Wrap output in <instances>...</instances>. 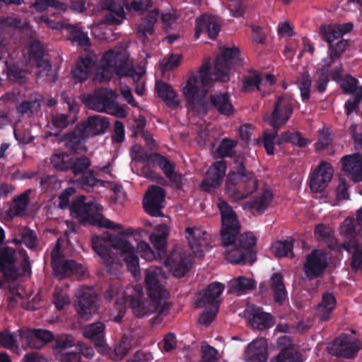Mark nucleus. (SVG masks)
<instances>
[{
    "label": "nucleus",
    "mask_w": 362,
    "mask_h": 362,
    "mask_svg": "<svg viewBox=\"0 0 362 362\" xmlns=\"http://www.w3.org/2000/svg\"><path fill=\"white\" fill-rule=\"evenodd\" d=\"M141 229L128 228L107 237L93 235L92 247L100 257L109 272L119 269L124 262L128 270L136 277L139 275V259L136 255L132 241Z\"/></svg>",
    "instance_id": "1"
},
{
    "label": "nucleus",
    "mask_w": 362,
    "mask_h": 362,
    "mask_svg": "<svg viewBox=\"0 0 362 362\" xmlns=\"http://www.w3.org/2000/svg\"><path fill=\"white\" fill-rule=\"evenodd\" d=\"M238 56L237 47H221L211 71H209V62H204L197 73L191 74L182 89L187 103L192 106L202 103L215 81H229L230 69Z\"/></svg>",
    "instance_id": "2"
},
{
    "label": "nucleus",
    "mask_w": 362,
    "mask_h": 362,
    "mask_svg": "<svg viewBox=\"0 0 362 362\" xmlns=\"http://www.w3.org/2000/svg\"><path fill=\"white\" fill-rule=\"evenodd\" d=\"M129 54L122 48H115L104 53L98 69L95 81L109 80L114 74L119 76H130L132 79H139L146 73V64L136 68H129Z\"/></svg>",
    "instance_id": "3"
},
{
    "label": "nucleus",
    "mask_w": 362,
    "mask_h": 362,
    "mask_svg": "<svg viewBox=\"0 0 362 362\" xmlns=\"http://www.w3.org/2000/svg\"><path fill=\"white\" fill-rule=\"evenodd\" d=\"M166 278V274L162 272L160 268L151 267L147 269L145 282L150 302L141 305L144 314H151L154 312H158L160 315L164 314V310L168 307L167 299L169 296V293L165 287ZM132 305L140 306V303L133 300Z\"/></svg>",
    "instance_id": "4"
},
{
    "label": "nucleus",
    "mask_w": 362,
    "mask_h": 362,
    "mask_svg": "<svg viewBox=\"0 0 362 362\" xmlns=\"http://www.w3.org/2000/svg\"><path fill=\"white\" fill-rule=\"evenodd\" d=\"M102 211V206L95 200L86 202L83 196L78 197L70 208L71 215L83 223L115 230L122 228V225L105 218Z\"/></svg>",
    "instance_id": "5"
},
{
    "label": "nucleus",
    "mask_w": 362,
    "mask_h": 362,
    "mask_svg": "<svg viewBox=\"0 0 362 362\" xmlns=\"http://www.w3.org/2000/svg\"><path fill=\"white\" fill-rule=\"evenodd\" d=\"M5 233L0 227V273L6 279H14L24 274L29 267V259L24 251L18 252L4 243Z\"/></svg>",
    "instance_id": "6"
},
{
    "label": "nucleus",
    "mask_w": 362,
    "mask_h": 362,
    "mask_svg": "<svg viewBox=\"0 0 362 362\" xmlns=\"http://www.w3.org/2000/svg\"><path fill=\"white\" fill-rule=\"evenodd\" d=\"M237 172L228 174L226 183V194L232 201L245 198L257 188V180L252 173L245 172L242 163L237 165Z\"/></svg>",
    "instance_id": "7"
},
{
    "label": "nucleus",
    "mask_w": 362,
    "mask_h": 362,
    "mask_svg": "<svg viewBox=\"0 0 362 362\" xmlns=\"http://www.w3.org/2000/svg\"><path fill=\"white\" fill-rule=\"evenodd\" d=\"M117 94L112 90L101 89L95 92V95L87 101V105L92 110L98 112H105L118 117H125L127 110L115 101Z\"/></svg>",
    "instance_id": "8"
},
{
    "label": "nucleus",
    "mask_w": 362,
    "mask_h": 362,
    "mask_svg": "<svg viewBox=\"0 0 362 362\" xmlns=\"http://www.w3.org/2000/svg\"><path fill=\"white\" fill-rule=\"evenodd\" d=\"M52 264L55 275L59 279H63L71 275L77 277L83 276L86 269L81 264L76 263L73 260H64L63 255L60 250V240L57 243L51 252Z\"/></svg>",
    "instance_id": "9"
},
{
    "label": "nucleus",
    "mask_w": 362,
    "mask_h": 362,
    "mask_svg": "<svg viewBox=\"0 0 362 362\" xmlns=\"http://www.w3.org/2000/svg\"><path fill=\"white\" fill-rule=\"evenodd\" d=\"M30 267L29 266L28 271H26L24 274L17 276L14 279H6L4 274H2V276L0 277V288L4 287V282L8 284V288L10 291L9 296V301L10 303H17L21 305L25 309L28 310H35L38 308V303L41 300V296L39 295H36L32 300V302H29L25 303V300H27L30 296V293L25 291L24 287L22 286L14 283V281L20 276L25 275L26 274L30 273Z\"/></svg>",
    "instance_id": "10"
},
{
    "label": "nucleus",
    "mask_w": 362,
    "mask_h": 362,
    "mask_svg": "<svg viewBox=\"0 0 362 362\" xmlns=\"http://www.w3.org/2000/svg\"><path fill=\"white\" fill-rule=\"evenodd\" d=\"M362 349V341L347 334H341L327 347L329 354L344 358H352Z\"/></svg>",
    "instance_id": "11"
},
{
    "label": "nucleus",
    "mask_w": 362,
    "mask_h": 362,
    "mask_svg": "<svg viewBox=\"0 0 362 362\" xmlns=\"http://www.w3.org/2000/svg\"><path fill=\"white\" fill-rule=\"evenodd\" d=\"M224 284L213 282L203 291L197 306L204 308L203 317H216L221 302V296L224 291Z\"/></svg>",
    "instance_id": "12"
},
{
    "label": "nucleus",
    "mask_w": 362,
    "mask_h": 362,
    "mask_svg": "<svg viewBox=\"0 0 362 362\" xmlns=\"http://www.w3.org/2000/svg\"><path fill=\"white\" fill-rule=\"evenodd\" d=\"M293 109L292 100L286 95L279 96L273 105V110L264 116V120L278 129L284 126L290 118Z\"/></svg>",
    "instance_id": "13"
},
{
    "label": "nucleus",
    "mask_w": 362,
    "mask_h": 362,
    "mask_svg": "<svg viewBox=\"0 0 362 362\" xmlns=\"http://www.w3.org/2000/svg\"><path fill=\"white\" fill-rule=\"evenodd\" d=\"M218 206L221 214V237L223 243H229L240 230V224L233 209L223 200L220 199Z\"/></svg>",
    "instance_id": "14"
},
{
    "label": "nucleus",
    "mask_w": 362,
    "mask_h": 362,
    "mask_svg": "<svg viewBox=\"0 0 362 362\" xmlns=\"http://www.w3.org/2000/svg\"><path fill=\"white\" fill-rule=\"evenodd\" d=\"M163 263L175 276L182 277L189 271L192 262L185 250L176 247L163 260Z\"/></svg>",
    "instance_id": "15"
},
{
    "label": "nucleus",
    "mask_w": 362,
    "mask_h": 362,
    "mask_svg": "<svg viewBox=\"0 0 362 362\" xmlns=\"http://www.w3.org/2000/svg\"><path fill=\"white\" fill-rule=\"evenodd\" d=\"M78 300L75 305L76 310L81 315H96L98 310V298L93 289L81 287L76 293Z\"/></svg>",
    "instance_id": "16"
},
{
    "label": "nucleus",
    "mask_w": 362,
    "mask_h": 362,
    "mask_svg": "<svg viewBox=\"0 0 362 362\" xmlns=\"http://www.w3.org/2000/svg\"><path fill=\"white\" fill-rule=\"evenodd\" d=\"M22 341L31 349H40L54 339L53 334L42 329H28L23 327L18 330Z\"/></svg>",
    "instance_id": "17"
},
{
    "label": "nucleus",
    "mask_w": 362,
    "mask_h": 362,
    "mask_svg": "<svg viewBox=\"0 0 362 362\" xmlns=\"http://www.w3.org/2000/svg\"><path fill=\"white\" fill-rule=\"evenodd\" d=\"M185 237L194 255L199 257L204 256L209 247V235L200 228L187 227Z\"/></svg>",
    "instance_id": "18"
},
{
    "label": "nucleus",
    "mask_w": 362,
    "mask_h": 362,
    "mask_svg": "<svg viewBox=\"0 0 362 362\" xmlns=\"http://www.w3.org/2000/svg\"><path fill=\"white\" fill-rule=\"evenodd\" d=\"M327 266V257L322 250H313L309 254L304 264V272L306 276L313 279L319 276Z\"/></svg>",
    "instance_id": "19"
},
{
    "label": "nucleus",
    "mask_w": 362,
    "mask_h": 362,
    "mask_svg": "<svg viewBox=\"0 0 362 362\" xmlns=\"http://www.w3.org/2000/svg\"><path fill=\"white\" fill-rule=\"evenodd\" d=\"M35 21L38 24L45 23L48 27L53 29H62L66 30L69 33V39L73 42H76L81 46L90 45V39L87 34L82 32L77 27L72 25H62L59 23H55L45 16L35 18Z\"/></svg>",
    "instance_id": "20"
},
{
    "label": "nucleus",
    "mask_w": 362,
    "mask_h": 362,
    "mask_svg": "<svg viewBox=\"0 0 362 362\" xmlns=\"http://www.w3.org/2000/svg\"><path fill=\"white\" fill-rule=\"evenodd\" d=\"M165 200L164 191L161 187L151 186L146 192L143 200L145 211L153 216H162L161 209Z\"/></svg>",
    "instance_id": "21"
},
{
    "label": "nucleus",
    "mask_w": 362,
    "mask_h": 362,
    "mask_svg": "<svg viewBox=\"0 0 362 362\" xmlns=\"http://www.w3.org/2000/svg\"><path fill=\"white\" fill-rule=\"evenodd\" d=\"M333 175L332 165L326 162H322L319 166L313 172L310 177V188L313 192L323 191Z\"/></svg>",
    "instance_id": "22"
},
{
    "label": "nucleus",
    "mask_w": 362,
    "mask_h": 362,
    "mask_svg": "<svg viewBox=\"0 0 362 362\" xmlns=\"http://www.w3.org/2000/svg\"><path fill=\"white\" fill-rule=\"evenodd\" d=\"M226 246L225 257L234 264H252L256 259L255 252H245L239 245H237L234 238H230L229 243H223Z\"/></svg>",
    "instance_id": "23"
},
{
    "label": "nucleus",
    "mask_w": 362,
    "mask_h": 362,
    "mask_svg": "<svg viewBox=\"0 0 362 362\" xmlns=\"http://www.w3.org/2000/svg\"><path fill=\"white\" fill-rule=\"evenodd\" d=\"M29 62L35 64L39 69L38 74L42 76L49 77L51 72V65L42 58L44 49L40 42L36 40L30 41L29 47L27 48Z\"/></svg>",
    "instance_id": "24"
},
{
    "label": "nucleus",
    "mask_w": 362,
    "mask_h": 362,
    "mask_svg": "<svg viewBox=\"0 0 362 362\" xmlns=\"http://www.w3.org/2000/svg\"><path fill=\"white\" fill-rule=\"evenodd\" d=\"M132 335L128 336L127 334H124L114 348L109 347L105 344V347L102 349L100 353L107 356L111 361H120L132 349Z\"/></svg>",
    "instance_id": "25"
},
{
    "label": "nucleus",
    "mask_w": 362,
    "mask_h": 362,
    "mask_svg": "<svg viewBox=\"0 0 362 362\" xmlns=\"http://www.w3.org/2000/svg\"><path fill=\"white\" fill-rule=\"evenodd\" d=\"M344 172L354 181H362V156L359 153L347 155L341 158Z\"/></svg>",
    "instance_id": "26"
},
{
    "label": "nucleus",
    "mask_w": 362,
    "mask_h": 362,
    "mask_svg": "<svg viewBox=\"0 0 362 362\" xmlns=\"http://www.w3.org/2000/svg\"><path fill=\"white\" fill-rule=\"evenodd\" d=\"M267 356V342L264 337L253 340L245 351V359L250 362H266Z\"/></svg>",
    "instance_id": "27"
},
{
    "label": "nucleus",
    "mask_w": 362,
    "mask_h": 362,
    "mask_svg": "<svg viewBox=\"0 0 362 362\" xmlns=\"http://www.w3.org/2000/svg\"><path fill=\"white\" fill-rule=\"evenodd\" d=\"M275 82V78L272 74L263 76L255 71L249 72L244 78L243 90L252 91L255 89L262 90L264 87L272 86Z\"/></svg>",
    "instance_id": "28"
},
{
    "label": "nucleus",
    "mask_w": 362,
    "mask_h": 362,
    "mask_svg": "<svg viewBox=\"0 0 362 362\" xmlns=\"http://www.w3.org/2000/svg\"><path fill=\"white\" fill-rule=\"evenodd\" d=\"M226 170V163L217 161L207 171V178L202 183L201 187L205 191H211L219 186Z\"/></svg>",
    "instance_id": "29"
},
{
    "label": "nucleus",
    "mask_w": 362,
    "mask_h": 362,
    "mask_svg": "<svg viewBox=\"0 0 362 362\" xmlns=\"http://www.w3.org/2000/svg\"><path fill=\"white\" fill-rule=\"evenodd\" d=\"M220 31V25L216 18L204 15L197 20L195 37L199 38L201 34L207 33L210 38H215Z\"/></svg>",
    "instance_id": "30"
},
{
    "label": "nucleus",
    "mask_w": 362,
    "mask_h": 362,
    "mask_svg": "<svg viewBox=\"0 0 362 362\" xmlns=\"http://www.w3.org/2000/svg\"><path fill=\"white\" fill-rule=\"evenodd\" d=\"M105 328V325L101 322L90 324L82 328L83 335L94 343L99 352H101L106 344L104 336Z\"/></svg>",
    "instance_id": "31"
},
{
    "label": "nucleus",
    "mask_w": 362,
    "mask_h": 362,
    "mask_svg": "<svg viewBox=\"0 0 362 362\" xmlns=\"http://www.w3.org/2000/svg\"><path fill=\"white\" fill-rule=\"evenodd\" d=\"M101 6L108 12L105 18V23L117 25L125 18V12L121 4L112 0H104Z\"/></svg>",
    "instance_id": "32"
},
{
    "label": "nucleus",
    "mask_w": 362,
    "mask_h": 362,
    "mask_svg": "<svg viewBox=\"0 0 362 362\" xmlns=\"http://www.w3.org/2000/svg\"><path fill=\"white\" fill-rule=\"evenodd\" d=\"M109 127L110 122L105 117L100 115L90 116L84 124L83 135L88 136L102 134Z\"/></svg>",
    "instance_id": "33"
},
{
    "label": "nucleus",
    "mask_w": 362,
    "mask_h": 362,
    "mask_svg": "<svg viewBox=\"0 0 362 362\" xmlns=\"http://www.w3.org/2000/svg\"><path fill=\"white\" fill-rule=\"evenodd\" d=\"M155 229L160 234L151 233L149 240L157 250L158 255L161 257L164 253L167 245V238L169 235V227L167 225H158Z\"/></svg>",
    "instance_id": "34"
},
{
    "label": "nucleus",
    "mask_w": 362,
    "mask_h": 362,
    "mask_svg": "<svg viewBox=\"0 0 362 362\" xmlns=\"http://www.w3.org/2000/svg\"><path fill=\"white\" fill-rule=\"evenodd\" d=\"M153 160L163 170L170 180L175 182L177 187H182L184 178L181 175H177L174 172V165L172 163L158 154L154 155Z\"/></svg>",
    "instance_id": "35"
},
{
    "label": "nucleus",
    "mask_w": 362,
    "mask_h": 362,
    "mask_svg": "<svg viewBox=\"0 0 362 362\" xmlns=\"http://www.w3.org/2000/svg\"><path fill=\"white\" fill-rule=\"evenodd\" d=\"M11 243L18 245L25 243L29 248H33L36 245V235L34 232L26 228H14L11 233Z\"/></svg>",
    "instance_id": "36"
},
{
    "label": "nucleus",
    "mask_w": 362,
    "mask_h": 362,
    "mask_svg": "<svg viewBox=\"0 0 362 362\" xmlns=\"http://www.w3.org/2000/svg\"><path fill=\"white\" fill-rule=\"evenodd\" d=\"M95 65V62L88 57L81 58L72 71L73 78L76 82H82L86 80Z\"/></svg>",
    "instance_id": "37"
},
{
    "label": "nucleus",
    "mask_w": 362,
    "mask_h": 362,
    "mask_svg": "<svg viewBox=\"0 0 362 362\" xmlns=\"http://www.w3.org/2000/svg\"><path fill=\"white\" fill-rule=\"evenodd\" d=\"M156 89L158 96L170 107H177L180 102L173 89L167 83L158 82Z\"/></svg>",
    "instance_id": "38"
},
{
    "label": "nucleus",
    "mask_w": 362,
    "mask_h": 362,
    "mask_svg": "<svg viewBox=\"0 0 362 362\" xmlns=\"http://www.w3.org/2000/svg\"><path fill=\"white\" fill-rule=\"evenodd\" d=\"M291 133L286 132L276 137V131L274 133L265 132L264 137V146L268 154L274 153V146L275 144H281L284 142L290 141Z\"/></svg>",
    "instance_id": "39"
},
{
    "label": "nucleus",
    "mask_w": 362,
    "mask_h": 362,
    "mask_svg": "<svg viewBox=\"0 0 362 362\" xmlns=\"http://www.w3.org/2000/svg\"><path fill=\"white\" fill-rule=\"evenodd\" d=\"M345 249L351 255V267L355 271H362V246L354 240L344 245Z\"/></svg>",
    "instance_id": "40"
},
{
    "label": "nucleus",
    "mask_w": 362,
    "mask_h": 362,
    "mask_svg": "<svg viewBox=\"0 0 362 362\" xmlns=\"http://www.w3.org/2000/svg\"><path fill=\"white\" fill-rule=\"evenodd\" d=\"M211 100L221 114L229 115L233 113V107L228 94H214L211 96Z\"/></svg>",
    "instance_id": "41"
},
{
    "label": "nucleus",
    "mask_w": 362,
    "mask_h": 362,
    "mask_svg": "<svg viewBox=\"0 0 362 362\" xmlns=\"http://www.w3.org/2000/svg\"><path fill=\"white\" fill-rule=\"evenodd\" d=\"M228 292L241 293L252 289L255 286L254 281L244 276L234 278L228 282Z\"/></svg>",
    "instance_id": "42"
},
{
    "label": "nucleus",
    "mask_w": 362,
    "mask_h": 362,
    "mask_svg": "<svg viewBox=\"0 0 362 362\" xmlns=\"http://www.w3.org/2000/svg\"><path fill=\"white\" fill-rule=\"evenodd\" d=\"M158 16V11L153 10L151 11L139 25H138V34L141 37H146L148 35L152 34L153 31V25L156 23Z\"/></svg>",
    "instance_id": "43"
},
{
    "label": "nucleus",
    "mask_w": 362,
    "mask_h": 362,
    "mask_svg": "<svg viewBox=\"0 0 362 362\" xmlns=\"http://www.w3.org/2000/svg\"><path fill=\"white\" fill-rule=\"evenodd\" d=\"M293 242L292 239L278 241L271 247L272 253L277 257H293Z\"/></svg>",
    "instance_id": "44"
},
{
    "label": "nucleus",
    "mask_w": 362,
    "mask_h": 362,
    "mask_svg": "<svg viewBox=\"0 0 362 362\" xmlns=\"http://www.w3.org/2000/svg\"><path fill=\"white\" fill-rule=\"evenodd\" d=\"M271 280L275 301L278 303H282L287 297L285 286L282 282V276L276 273L273 274Z\"/></svg>",
    "instance_id": "45"
},
{
    "label": "nucleus",
    "mask_w": 362,
    "mask_h": 362,
    "mask_svg": "<svg viewBox=\"0 0 362 362\" xmlns=\"http://www.w3.org/2000/svg\"><path fill=\"white\" fill-rule=\"evenodd\" d=\"M271 362H303V354L296 349L279 352Z\"/></svg>",
    "instance_id": "46"
},
{
    "label": "nucleus",
    "mask_w": 362,
    "mask_h": 362,
    "mask_svg": "<svg viewBox=\"0 0 362 362\" xmlns=\"http://www.w3.org/2000/svg\"><path fill=\"white\" fill-rule=\"evenodd\" d=\"M234 240L236 241L237 245H239L244 251L254 252L253 249L256 245L257 238L253 233L247 232L234 237Z\"/></svg>",
    "instance_id": "47"
},
{
    "label": "nucleus",
    "mask_w": 362,
    "mask_h": 362,
    "mask_svg": "<svg viewBox=\"0 0 362 362\" xmlns=\"http://www.w3.org/2000/svg\"><path fill=\"white\" fill-rule=\"evenodd\" d=\"M298 87L300 91L303 100L310 98L311 93L312 80L308 72L303 73L297 80Z\"/></svg>",
    "instance_id": "48"
},
{
    "label": "nucleus",
    "mask_w": 362,
    "mask_h": 362,
    "mask_svg": "<svg viewBox=\"0 0 362 362\" xmlns=\"http://www.w3.org/2000/svg\"><path fill=\"white\" fill-rule=\"evenodd\" d=\"M340 86L346 93H354L362 97V86H358V80L350 76H346L340 81Z\"/></svg>",
    "instance_id": "49"
},
{
    "label": "nucleus",
    "mask_w": 362,
    "mask_h": 362,
    "mask_svg": "<svg viewBox=\"0 0 362 362\" xmlns=\"http://www.w3.org/2000/svg\"><path fill=\"white\" fill-rule=\"evenodd\" d=\"M336 305V300L331 293L325 294L322 297V301L317 308V315L325 317L328 316Z\"/></svg>",
    "instance_id": "50"
},
{
    "label": "nucleus",
    "mask_w": 362,
    "mask_h": 362,
    "mask_svg": "<svg viewBox=\"0 0 362 362\" xmlns=\"http://www.w3.org/2000/svg\"><path fill=\"white\" fill-rule=\"evenodd\" d=\"M272 197L273 195L270 191H264L248 207L255 209L257 212L262 213L270 205Z\"/></svg>",
    "instance_id": "51"
},
{
    "label": "nucleus",
    "mask_w": 362,
    "mask_h": 362,
    "mask_svg": "<svg viewBox=\"0 0 362 362\" xmlns=\"http://www.w3.org/2000/svg\"><path fill=\"white\" fill-rule=\"evenodd\" d=\"M236 146V142L233 140L223 139L217 148L214 146L212 153L215 157H225L231 154L233 148Z\"/></svg>",
    "instance_id": "52"
},
{
    "label": "nucleus",
    "mask_w": 362,
    "mask_h": 362,
    "mask_svg": "<svg viewBox=\"0 0 362 362\" xmlns=\"http://www.w3.org/2000/svg\"><path fill=\"white\" fill-rule=\"evenodd\" d=\"M136 255L138 254L140 257L147 261H153L156 259V255L152 250L150 245L145 241H140L137 243L136 247H134ZM139 258V257H137Z\"/></svg>",
    "instance_id": "53"
},
{
    "label": "nucleus",
    "mask_w": 362,
    "mask_h": 362,
    "mask_svg": "<svg viewBox=\"0 0 362 362\" xmlns=\"http://www.w3.org/2000/svg\"><path fill=\"white\" fill-rule=\"evenodd\" d=\"M71 158L66 153H55L51 158V163L58 170H66L69 168Z\"/></svg>",
    "instance_id": "54"
},
{
    "label": "nucleus",
    "mask_w": 362,
    "mask_h": 362,
    "mask_svg": "<svg viewBox=\"0 0 362 362\" xmlns=\"http://www.w3.org/2000/svg\"><path fill=\"white\" fill-rule=\"evenodd\" d=\"M28 204V192H25L13 201L10 209V214L13 216L22 214Z\"/></svg>",
    "instance_id": "55"
},
{
    "label": "nucleus",
    "mask_w": 362,
    "mask_h": 362,
    "mask_svg": "<svg viewBox=\"0 0 362 362\" xmlns=\"http://www.w3.org/2000/svg\"><path fill=\"white\" fill-rule=\"evenodd\" d=\"M329 45V55L332 59V62H336L348 47L349 43L347 40H341L335 45L333 43Z\"/></svg>",
    "instance_id": "56"
},
{
    "label": "nucleus",
    "mask_w": 362,
    "mask_h": 362,
    "mask_svg": "<svg viewBox=\"0 0 362 362\" xmlns=\"http://www.w3.org/2000/svg\"><path fill=\"white\" fill-rule=\"evenodd\" d=\"M360 233V230L354 226V221L351 218H346L340 228V234L346 238H353Z\"/></svg>",
    "instance_id": "57"
},
{
    "label": "nucleus",
    "mask_w": 362,
    "mask_h": 362,
    "mask_svg": "<svg viewBox=\"0 0 362 362\" xmlns=\"http://www.w3.org/2000/svg\"><path fill=\"white\" fill-rule=\"evenodd\" d=\"M181 62V56L179 54H170L160 61V66L162 71H168L177 68Z\"/></svg>",
    "instance_id": "58"
},
{
    "label": "nucleus",
    "mask_w": 362,
    "mask_h": 362,
    "mask_svg": "<svg viewBox=\"0 0 362 362\" xmlns=\"http://www.w3.org/2000/svg\"><path fill=\"white\" fill-rule=\"evenodd\" d=\"M90 165V161L87 157H81L78 158H72L69 168L74 173L77 175L83 173Z\"/></svg>",
    "instance_id": "59"
},
{
    "label": "nucleus",
    "mask_w": 362,
    "mask_h": 362,
    "mask_svg": "<svg viewBox=\"0 0 362 362\" xmlns=\"http://www.w3.org/2000/svg\"><path fill=\"white\" fill-rule=\"evenodd\" d=\"M70 303L68 295L62 288H57L54 294V304L57 310H62Z\"/></svg>",
    "instance_id": "60"
},
{
    "label": "nucleus",
    "mask_w": 362,
    "mask_h": 362,
    "mask_svg": "<svg viewBox=\"0 0 362 362\" xmlns=\"http://www.w3.org/2000/svg\"><path fill=\"white\" fill-rule=\"evenodd\" d=\"M54 347L58 349H65L74 346V338L69 334L58 335L54 339Z\"/></svg>",
    "instance_id": "61"
},
{
    "label": "nucleus",
    "mask_w": 362,
    "mask_h": 362,
    "mask_svg": "<svg viewBox=\"0 0 362 362\" xmlns=\"http://www.w3.org/2000/svg\"><path fill=\"white\" fill-rule=\"evenodd\" d=\"M276 347L280 350V352L296 349L293 338L288 335L279 337L276 341Z\"/></svg>",
    "instance_id": "62"
},
{
    "label": "nucleus",
    "mask_w": 362,
    "mask_h": 362,
    "mask_svg": "<svg viewBox=\"0 0 362 362\" xmlns=\"http://www.w3.org/2000/svg\"><path fill=\"white\" fill-rule=\"evenodd\" d=\"M228 7L231 16L235 18L242 16L245 9L242 0H229Z\"/></svg>",
    "instance_id": "63"
},
{
    "label": "nucleus",
    "mask_w": 362,
    "mask_h": 362,
    "mask_svg": "<svg viewBox=\"0 0 362 362\" xmlns=\"http://www.w3.org/2000/svg\"><path fill=\"white\" fill-rule=\"evenodd\" d=\"M333 229L329 226H325L324 224H318L315 227V234L319 238H322L325 241H329L332 240L333 236Z\"/></svg>",
    "instance_id": "64"
}]
</instances>
